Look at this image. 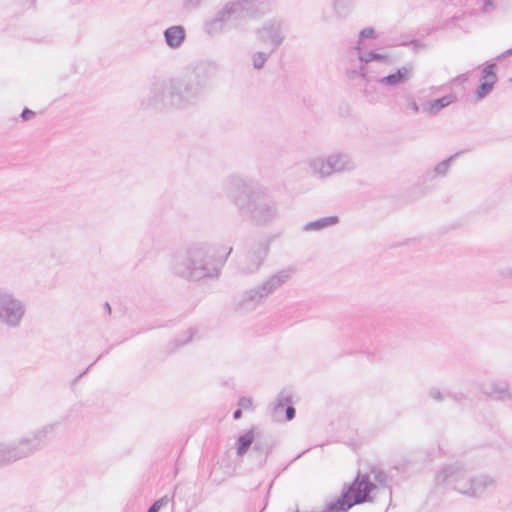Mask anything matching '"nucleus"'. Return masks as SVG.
<instances>
[{
	"label": "nucleus",
	"instance_id": "obj_1",
	"mask_svg": "<svg viewBox=\"0 0 512 512\" xmlns=\"http://www.w3.org/2000/svg\"><path fill=\"white\" fill-rule=\"evenodd\" d=\"M229 201L239 215L256 226H268L279 218L278 203L267 190L239 175H230L224 182Z\"/></svg>",
	"mask_w": 512,
	"mask_h": 512
},
{
	"label": "nucleus",
	"instance_id": "obj_2",
	"mask_svg": "<svg viewBox=\"0 0 512 512\" xmlns=\"http://www.w3.org/2000/svg\"><path fill=\"white\" fill-rule=\"evenodd\" d=\"M232 247L207 242H194L177 252L170 265L172 273L189 281L218 279Z\"/></svg>",
	"mask_w": 512,
	"mask_h": 512
},
{
	"label": "nucleus",
	"instance_id": "obj_3",
	"mask_svg": "<svg viewBox=\"0 0 512 512\" xmlns=\"http://www.w3.org/2000/svg\"><path fill=\"white\" fill-rule=\"evenodd\" d=\"M272 10L270 0H229L204 20L203 32L216 37L230 29H238L246 19H259Z\"/></svg>",
	"mask_w": 512,
	"mask_h": 512
},
{
	"label": "nucleus",
	"instance_id": "obj_4",
	"mask_svg": "<svg viewBox=\"0 0 512 512\" xmlns=\"http://www.w3.org/2000/svg\"><path fill=\"white\" fill-rule=\"evenodd\" d=\"M435 483L473 499L484 498L497 486L495 477L487 473H473L461 462L444 465L436 473Z\"/></svg>",
	"mask_w": 512,
	"mask_h": 512
},
{
	"label": "nucleus",
	"instance_id": "obj_5",
	"mask_svg": "<svg viewBox=\"0 0 512 512\" xmlns=\"http://www.w3.org/2000/svg\"><path fill=\"white\" fill-rule=\"evenodd\" d=\"M293 273L294 269L292 268L282 269L269 276L260 285L246 290L237 302V306L234 307L235 311L249 313L256 310L264 299L284 285Z\"/></svg>",
	"mask_w": 512,
	"mask_h": 512
},
{
	"label": "nucleus",
	"instance_id": "obj_6",
	"mask_svg": "<svg viewBox=\"0 0 512 512\" xmlns=\"http://www.w3.org/2000/svg\"><path fill=\"white\" fill-rule=\"evenodd\" d=\"M57 426L58 423L46 424L30 434L20 437L17 441H13L12 444L18 461L26 459L44 448L54 435Z\"/></svg>",
	"mask_w": 512,
	"mask_h": 512
},
{
	"label": "nucleus",
	"instance_id": "obj_7",
	"mask_svg": "<svg viewBox=\"0 0 512 512\" xmlns=\"http://www.w3.org/2000/svg\"><path fill=\"white\" fill-rule=\"evenodd\" d=\"M309 166L314 175L325 178L334 173L351 172L356 168V163L349 154L334 152L326 157L311 159Z\"/></svg>",
	"mask_w": 512,
	"mask_h": 512
},
{
	"label": "nucleus",
	"instance_id": "obj_8",
	"mask_svg": "<svg viewBox=\"0 0 512 512\" xmlns=\"http://www.w3.org/2000/svg\"><path fill=\"white\" fill-rule=\"evenodd\" d=\"M25 302L13 292L0 288V324L9 329L20 327L25 314Z\"/></svg>",
	"mask_w": 512,
	"mask_h": 512
},
{
	"label": "nucleus",
	"instance_id": "obj_9",
	"mask_svg": "<svg viewBox=\"0 0 512 512\" xmlns=\"http://www.w3.org/2000/svg\"><path fill=\"white\" fill-rule=\"evenodd\" d=\"M141 105L155 110L177 109V101L170 79L155 80Z\"/></svg>",
	"mask_w": 512,
	"mask_h": 512
},
{
	"label": "nucleus",
	"instance_id": "obj_10",
	"mask_svg": "<svg viewBox=\"0 0 512 512\" xmlns=\"http://www.w3.org/2000/svg\"><path fill=\"white\" fill-rule=\"evenodd\" d=\"M286 22L281 18H271L266 20L260 28L256 30L258 40L264 44H270L272 51H276L285 40Z\"/></svg>",
	"mask_w": 512,
	"mask_h": 512
},
{
	"label": "nucleus",
	"instance_id": "obj_11",
	"mask_svg": "<svg viewBox=\"0 0 512 512\" xmlns=\"http://www.w3.org/2000/svg\"><path fill=\"white\" fill-rule=\"evenodd\" d=\"M219 66L215 61H200L192 70L185 74L201 95L205 93L212 85Z\"/></svg>",
	"mask_w": 512,
	"mask_h": 512
},
{
	"label": "nucleus",
	"instance_id": "obj_12",
	"mask_svg": "<svg viewBox=\"0 0 512 512\" xmlns=\"http://www.w3.org/2000/svg\"><path fill=\"white\" fill-rule=\"evenodd\" d=\"M170 80L177 101V109L194 105L201 98L202 95L186 75L177 78H170Z\"/></svg>",
	"mask_w": 512,
	"mask_h": 512
},
{
	"label": "nucleus",
	"instance_id": "obj_13",
	"mask_svg": "<svg viewBox=\"0 0 512 512\" xmlns=\"http://www.w3.org/2000/svg\"><path fill=\"white\" fill-rule=\"evenodd\" d=\"M376 489V485L370 480L368 474L358 473L355 479L349 485L343 488L342 493L346 494L349 501L359 498V504L372 500L371 492Z\"/></svg>",
	"mask_w": 512,
	"mask_h": 512
},
{
	"label": "nucleus",
	"instance_id": "obj_14",
	"mask_svg": "<svg viewBox=\"0 0 512 512\" xmlns=\"http://www.w3.org/2000/svg\"><path fill=\"white\" fill-rule=\"evenodd\" d=\"M269 250V243L266 240H261L253 243L240 265V270L245 274H252L258 271L263 264Z\"/></svg>",
	"mask_w": 512,
	"mask_h": 512
},
{
	"label": "nucleus",
	"instance_id": "obj_15",
	"mask_svg": "<svg viewBox=\"0 0 512 512\" xmlns=\"http://www.w3.org/2000/svg\"><path fill=\"white\" fill-rule=\"evenodd\" d=\"M295 415L291 392L286 389L281 390L275 402L270 404L271 419L275 422L291 421Z\"/></svg>",
	"mask_w": 512,
	"mask_h": 512
},
{
	"label": "nucleus",
	"instance_id": "obj_16",
	"mask_svg": "<svg viewBox=\"0 0 512 512\" xmlns=\"http://www.w3.org/2000/svg\"><path fill=\"white\" fill-rule=\"evenodd\" d=\"M481 391L493 400L512 403V388L506 379L490 380L482 384Z\"/></svg>",
	"mask_w": 512,
	"mask_h": 512
},
{
	"label": "nucleus",
	"instance_id": "obj_17",
	"mask_svg": "<svg viewBox=\"0 0 512 512\" xmlns=\"http://www.w3.org/2000/svg\"><path fill=\"white\" fill-rule=\"evenodd\" d=\"M275 442L272 437L259 431L255 442L251 447V455L259 467H263L266 463L269 454L272 452Z\"/></svg>",
	"mask_w": 512,
	"mask_h": 512
},
{
	"label": "nucleus",
	"instance_id": "obj_18",
	"mask_svg": "<svg viewBox=\"0 0 512 512\" xmlns=\"http://www.w3.org/2000/svg\"><path fill=\"white\" fill-rule=\"evenodd\" d=\"M413 75L414 66L413 64L408 63L398 68L395 72L388 74L387 76H377V79H375L374 82H378L379 84L387 87H397L408 82L410 79H412Z\"/></svg>",
	"mask_w": 512,
	"mask_h": 512
},
{
	"label": "nucleus",
	"instance_id": "obj_19",
	"mask_svg": "<svg viewBox=\"0 0 512 512\" xmlns=\"http://www.w3.org/2000/svg\"><path fill=\"white\" fill-rule=\"evenodd\" d=\"M166 45L171 49L179 48L186 39V31L182 25H173L163 32Z\"/></svg>",
	"mask_w": 512,
	"mask_h": 512
},
{
	"label": "nucleus",
	"instance_id": "obj_20",
	"mask_svg": "<svg viewBox=\"0 0 512 512\" xmlns=\"http://www.w3.org/2000/svg\"><path fill=\"white\" fill-rule=\"evenodd\" d=\"M258 433L259 431L252 427L237 438L236 454L238 457H243L248 452L252 447L253 442H255Z\"/></svg>",
	"mask_w": 512,
	"mask_h": 512
},
{
	"label": "nucleus",
	"instance_id": "obj_21",
	"mask_svg": "<svg viewBox=\"0 0 512 512\" xmlns=\"http://www.w3.org/2000/svg\"><path fill=\"white\" fill-rule=\"evenodd\" d=\"M394 104L402 111L411 110L417 114L420 110L413 95L409 92L400 91L394 95Z\"/></svg>",
	"mask_w": 512,
	"mask_h": 512
},
{
	"label": "nucleus",
	"instance_id": "obj_22",
	"mask_svg": "<svg viewBox=\"0 0 512 512\" xmlns=\"http://www.w3.org/2000/svg\"><path fill=\"white\" fill-rule=\"evenodd\" d=\"M456 99L457 97L454 94H448L441 98L427 101L423 106V111L431 115H436L442 109L454 103Z\"/></svg>",
	"mask_w": 512,
	"mask_h": 512
},
{
	"label": "nucleus",
	"instance_id": "obj_23",
	"mask_svg": "<svg viewBox=\"0 0 512 512\" xmlns=\"http://www.w3.org/2000/svg\"><path fill=\"white\" fill-rule=\"evenodd\" d=\"M345 75L349 80H355L357 78H361L366 83L374 82V80L377 79L376 75H372L370 66L364 65V63L362 61H359L358 68L346 69Z\"/></svg>",
	"mask_w": 512,
	"mask_h": 512
},
{
	"label": "nucleus",
	"instance_id": "obj_24",
	"mask_svg": "<svg viewBox=\"0 0 512 512\" xmlns=\"http://www.w3.org/2000/svg\"><path fill=\"white\" fill-rule=\"evenodd\" d=\"M361 499L357 498L354 501H349L346 494L341 493L340 497L331 501L326 505L322 512H346L355 505H358Z\"/></svg>",
	"mask_w": 512,
	"mask_h": 512
},
{
	"label": "nucleus",
	"instance_id": "obj_25",
	"mask_svg": "<svg viewBox=\"0 0 512 512\" xmlns=\"http://www.w3.org/2000/svg\"><path fill=\"white\" fill-rule=\"evenodd\" d=\"M354 49L358 51V60L362 61L364 65L370 66V63L389 64L391 62L387 54L378 53L376 51L362 53L359 46H356Z\"/></svg>",
	"mask_w": 512,
	"mask_h": 512
},
{
	"label": "nucleus",
	"instance_id": "obj_26",
	"mask_svg": "<svg viewBox=\"0 0 512 512\" xmlns=\"http://www.w3.org/2000/svg\"><path fill=\"white\" fill-rule=\"evenodd\" d=\"M339 222L338 216H327L308 222L304 225V231H320L324 228L333 226Z\"/></svg>",
	"mask_w": 512,
	"mask_h": 512
},
{
	"label": "nucleus",
	"instance_id": "obj_27",
	"mask_svg": "<svg viewBox=\"0 0 512 512\" xmlns=\"http://www.w3.org/2000/svg\"><path fill=\"white\" fill-rule=\"evenodd\" d=\"M18 461L12 442H0V467Z\"/></svg>",
	"mask_w": 512,
	"mask_h": 512
},
{
	"label": "nucleus",
	"instance_id": "obj_28",
	"mask_svg": "<svg viewBox=\"0 0 512 512\" xmlns=\"http://www.w3.org/2000/svg\"><path fill=\"white\" fill-rule=\"evenodd\" d=\"M355 0H332L334 15L339 19L346 18L353 10Z\"/></svg>",
	"mask_w": 512,
	"mask_h": 512
},
{
	"label": "nucleus",
	"instance_id": "obj_29",
	"mask_svg": "<svg viewBox=\"0 0 512 512\" xmlns=\"http://www.w3.org/2000/svg\"><path fill=\"white\" fill-rule=\"evenodd\" d=\"M273 52L274 51L271 50L270 52L258 51L253 53L251 56L253 68L256 70L262 69Z\"/></svg>",
	"mask_w": 512,
	"mask_h": 512
},
{
	"label": "nucleus",
	"instance_id": "obj_30",
	"mask_svg": "<svg viewBox=\"0 0 512 512\" xmlns=\"http://www.w3.org/2000/svg\"><path fill=\"white\" fill-rule=\"evenodd\" d=\"M458 155H459V153H455V154L451 155L450 157H448L447 159H445V160H443V161L439 162V163L435 166V168H434V170H433V172H432V173H433L434 175H437V176H442V177H443V176H445V175L448 173V171H449V168H450V166H451L452 161H453L456 157H458Z\"/></svg>",
	"mask_w": 512,
	"mask_h": 512
},
{
	"label": "nucleus",
	"instance_id": "obj_31",
	"mask_svg": "<svg viewBox=\"0 0 512 512\" xmlns=\"http://www.w3.org/2000/svg\"><path fill=\"white\" fill-rule=\"evenodd\" d=\"M495 82L488 80H481L480 85L475 90V96L478 100L485 98L492 90Z\"/></svg>",
	"mask_w": 512,
	"mask_h": 512
},
{
	"label": "nucleus",
	"instance_id": "obj_32",
	"mask_svg": "<svg viewBox=\"0 0 512 512\" xmlns=\"http://www.w3.org/2000/svg\"><path fill=\"white\" fill-rule=\"evenodd\" d=\"M481 80L497 82L496 64L487 63L482 70Z\"/></svg>",
	"mask_w": 512,
	"mask_h": 512
},
{
	"label": "nucleus",
	"instance_id": "obj_33",
	"mask_svg": "<svg viewBox=\"0 0 512 512\" xmlns=\"http://www.w3.org/2000/svg\"><path fill=\"white\" fill-rule=\"evenodd\" d=\"M476 4L479 6L481 12L485 14L493 12L496 8L494 0H476Z\"/></svg>",
	"mask_w": 512,
	"mask_h": 512
},
{
	"label": "nucleus",
	"instance_id": "obj_34",
	"mask_svg": "<svg viewBox=\"0 0 512 512\" xmlns=\"http://www.w3.org/2000/svg\"><path fill=\"white\" fill-rule=\"evenodd\" d=\"M172 499L173 497L169 498L167 495L161 497L160 499L153 502V504L148 508L147 512H159V510L166 506Z\"/></svg>",
	"mask_w": 512,
	"mask_h": 512
},
{
	"label": "nucleus",
	"instance_id": "obj_35",
	"mask_svg": "<svg viewBox=\"0 0 512 512\" xmlns=\"http://www.w3.org/2000/svg\"><path fill=\"white\" fill-rule=\"evenodd\" d=\"M427 394H428L429 398H431L432 400H434L436 402H442L445 398H448L447 392H442L437 387L429 388Z\"/></svg>",
	"mask_w": 512,
	"mask_h": 512
},
{
	"label": "nucleus",
	"instance_id": "obj_36",
	"mask_svg": "<svg viewBox=\"0 0 512 512\" xmlns=\"http://www.w3.org/2000/svg\"><path fill=\"white\" fill-rule=\"evenodd\" d=\"M374 480L382 486H388L389 476L382 470L372 469Z\"/></svg>",
	"mask_w": 512,
	"mask_h": 512
},
{
	"label": "nucleus",
	"instance_id": "obj_37",
	"mask_svg": "<svg viewBox=\"0 0 512 512\" xmlns=\"http://www.w3.org/2000/svg\"><path fill=\"white\" fill-rule=\"evenodd\" d=\"M205 0H182V6L186 11L198 9Z\"/></svg>",
	"mask_w": 512,
	"mask_h": 512
},
{
	"label": "nucleus",
	"instance_id": "obj_38",
	"mask_svg": "<svg viewBox=\"0 0 512 512\" xmlns=\"http://www.w3.org/2000/svg\"><path fill=\"white\" fill-rule=\"evenodd\" d=\"M447 397L452 399L454 402L461 404L467 400V395L463 392H449L447 391Z\"/></svg>",
	"mask_w": 512,
	"mask_h": 512
},
{
	"label": "nucleus",
	"instance_id": "obj_39",
	"mask_svg": "<svg viewBox=\"0 0 512 512\" xmlns=\"http://www.w3.org/2000/svg\"><path fill=\"white\" fill-rule=\"evenodd\" d=\"M193 335H194V331L192 329H189L186 332L185 338H176L174 340V343H175L176 347H180V346H183L186 343H188L192 339Z\"/></svg>",
	"mask_w": 512,
	"mask_h": 512
},
{
	"label": "nucleus",
	"instance_id": "obj_40",
	"mask_svg": "<svg viewBox=\"0 0 512 512\" xmlns=\"http://www.w3.org/2000/svg\"><path fill=\"white\" fill-rule=\"evenodd\" d=\"M375 37H376V33L372 27H367V28L362 29L359 34V38L361 40L367 39V38H375Z\"/></svg>",
	"mask_w": 512,
	"mask_h": 512
},
{
	"label": "nucleus",
	"instance_id": "obj_41",
	"mask_svg": "<svg viewBox=\"0 0 512 512\" xmlns=\"http://www.w3.org/2000/svg\"><path fill=\"white\" fill-rule=\"evenodd\" d=\"M238 404L241 407V409H250L252 407V399L248 397H242L240 398Z\"/></svg>",
	"mask_w": 512,
	"mask_h": 512
},
{
	"label": "nucleus",
	"instance_id": "obj_42",
	"mask_svg": "<svg viewBox=\"0 0 512 512\" xmlns=\"http://www.w3.org/2000/svg\"><path fill=\"white\" fill-rule=\"evenodd\" d=\"M35 115V112L28 109V108H25L23 109L22 113H21V118L23 121H28L30 120L31 118H33Z\"/></svg>",
	"mask_w": 512,
	"mask_h": 512
},
{
	"label": "nucleus",
	"instance_id": "obj_43",
	"mask_svg": "<svg viewBox=\"0 0 512 512\" xmlns=\"http://www.w3.org/2000/svg\"><path fill=\"white\" fill-rule=\"evenodd\" d=\"M241 416H242V409H241V408H238V409H236V410L233 412V418H234L235 420L240 419V418H241Z\"/></svg>",
	"mask_w": 512,
	"mask_h": 512
},
{
	"label": "nucleus",
	"instance_id": "obj_44",
	"mask_svg": "<svg viewBox=\"0 0 512 512\" xmlns=\"http://www.w3.org/2000/svg\"><path fill=\"white\" fill-rule=\"evenodd\" d=\"M502 275L504 277H509V278H512V267L510 268H507L505 270L502 271Z\"/></svg>",
	"mask_w": 512,
	"mask_h": 512
},
{
	"label": "nucleus",
	"instance_id": "obj_45",
	"mask_svg": "<svg viewBox=\"0 0 512 512\" xmlns=\"http://www.w3.org/2000/svg\"><path fill=\"white\" fill-rule=\"evenodd\" d=\"M512 55V48L506 50L504 53H502L501 55L498 56V59H501V58H504L506 56H511Z\"/></svg>",
	"mask_w": 512,
	"mask_h": 512
},
{
	"label": "nucleus",
	"instance_id": "obj_46",
	"mask_svg": "<svg viewBox=\"0 0 512 512\" xmlns=\"http://www.w3.org/2000/svg\"><path fill=\"white\" fill-rule=\"evenodd\" d=\"M104 308H105V310H106L108 313H110V312H111V307H110V304H109L108 302H106V303L104 304Z\"/></svg>",
	"mask_w": 512,
	"mask_h": 512
},
{
	"label": "nucleus",
	"instance_id": "obj_47",
	"mask_svg": "<svg viewBox=\"0 0 512 512\" xmlns=\"http://www.w3.org/2000/svg\"><path fill=\"white\" fill-rule=\"evenodd\" d=\"M370 68H371V71H372V75L378 76L376 71H375V69H374L373 63H370Z\"/></svg>",
	"mask_w": 512,
	"mask_h": 512
},
{
	"label": "nucleus",
	"instance_id": "obj_48",
	"mask_svg": "<svg viewBox=\"0 0 512 512\" xmlns=\"http://www.w3.org/2000/svg\"><path fill=\"white\" fill-rule=\"evenodd\" d=\"M92 365H93V363H92V364H91V365H90V366H89L85 371H83V373H82V374H80V377H81L82 375L86 374V373H87V371L89 370V368H90Z\"/></svg>",
	"mask_w": 512,
	"mask_h": 512
},
{
	"label": "nucleus",
	"instance_id": "obj_49",
	"mask_svg": "<svg viewBox=\"0 0 512 512\" xmlns=\"http://www.w3.org/2000/svg\"><path fill=\"white\" fill-rule=\"evenodd\" d=\"M511 82H512V78H511Z\"/></svg>",
	"mask_w": 512,
	"mask_h": 512
},
{
	"label": "nucleus",
	"instance_id": "obj_50",
	"mask_svg": "<svg viewBox=\"0 0 512 512\" xmlns=\"http://www.w3.org/2000/svg\"><path fill=\"white\" fill-rule=\"evenodd\" d=\"M296 512H299L298 510Z\"/></svg>",
	"mask_w": 512,
	"mask_h": 512
}]
</instances>
